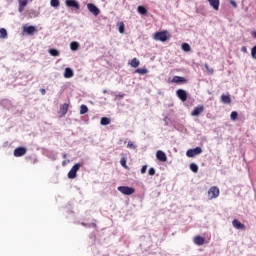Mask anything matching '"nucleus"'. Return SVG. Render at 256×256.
Instances as JSON below:
<instances>
[{"mask_svg":"<svg viewBox=\"0 0 256 256\" xmlns=\"http://www.w3.org/2000/svg\"><path fill=\"white\" fill-rule=\"evenodd\" d=\"M169 35H167V31H160L155 32L153 35L154 41H161L162 43H165L169 39Z\"/></svg>","mask_w":256,"mask_h":256,"instance_id":"1","label":"nucleus"},{"mask_svg":"<svg viewBox=\"0 0 256 256\" xmlns=\"http://www.w3.org/2000/svg\"><path fill=\"white\" fill-rule=\"evenodd\" d=\"M82 166L83 163L74 164L68 172V179H75V177H77V171H79V169H81Z\"/></svg>","mask_w":256,"mask_h":256,"instance_id":"2","label":"nucleus"},{"mask_svg":"<svg viewBox=\"0 0 256 256\" xmlns=\"http://www.w3.org/2000/svg\"><path fill=\"white\" fill-rule=\"evenodd\" d=\"M220 191H219V187L217 186H212L210 187V189L208 190V199L212 200V199H217V197H219L220 195Z\"/></svg>","mask_w":256,"mask_h":256,"instance_id":"3","label":"nucleus"},{"mask_svg":"<svg viewBox=\"0 0 256 256\" xmlns=\"http://www.w3.org/2000/svg\"><path fill=\"white\" fill-rule=\"evenodd\" d=\"M118 191L122 193V195H133V193H135V188L129 186H119Z\"/></svg>","mask_w":256,"mask_h":256,"instance_id":"4","label":"nucleus"},{"mask_svg":"<svg viewBox=\"0 0 256 256\" xmlns=\"http://www.w3.org/2000/svg\"><path fill=\"white\" fill-rule=\"evenodd\" d=\"M28 3H33V0H18V11L23 13Z\"/></svg>","mask_w":256,"mask_h":256,"instance_id":"5","label":"nucleus"},{"mask_svg":"<svg viewBox=\"0 0 256 256\" xmlns=\"http://www.w3.org/2000/svg\"><path fill=\"white\" fill-rule=\"evenodd\" d=\"M201 153H203V150L201 149V147H196L194 149H189L186 152L187 157H195V155H201Z\"/></svg>","mask_w":256,"mask_h":256,"instance_id":"6","label":"nucleus"},{"mask_svg":"<svg viewBox=\"0 0 256 256\" xmlns=\"http://www.w3.org/2000/svg\"><path fill=\"white\" fill-rule=\"evenodd\" d=\"M203 111H205V106L203 105H198L194 108V110L191 112V116L192 117H199V115H201V113H203Z\"/></svg>","mask_w":256,"mask_h":256,"instance_id":"7","label":"nucleus"},{"mask_svg":"<svg viewBox=\"0 0 256 256\" xmlns=\"http://www.w3.org/2000/svg\"><path fill=\"white\" fill-rule=\"evenodd\" d=\"M176 95H177L178 99H180V101H182L183 103H185V101H187V91H185L183 89H178L176 91Z\"/></svg>","mask_w":256,"mask_h":256,"instance_id":"8","label":"nucleus"},{"mask_svg":"<svg viewBox=\"0 0 256 256\" xmlns=\"http://www.w3.org/2000/svg\"><path fill=\"white\" fill-rule=\"evenodd\" d=\"M65 5L66 7H72L73 9H81V6H79V2L77 0H66Z\"/></svg>","mask_w":256,"mask_h":256,"instance_id":"9","label":"nucleus"},{"mask_svg":"<svg viewBox=\"0 0 256 256\" xmlns=\"http://www.w3.org/2000/svg\"><path fill=\"white\" fill-rule=\"evenodd\" d=\"M23 155H27V148L18 147L14 150V157H23Z\"/></svg>","mask_w":256,"mask_h":256,"instance_id":"10","label":"nucleus"},{"mask_svg":"<svg viewBox=\"0 0 256 256\" xmlns=\"http://www.w3.org/2000/svg\"><path fill=\"white\" fill-rule=\"evenodd\" d=\"M87 9L90 11V13H93L95 15V17H97V15H99V13H101V10H99L98 7L95 6V4H93V3L87 4Z\"/></svg>","mask_w":256,"mask_h":256,"instance_id":"11","label":"nucleus"},{"mask_svg":"<svg viewBox=\"0 0 256 256\" xmlns=\"http://www.w3.org/2000/svg\"><path fill=\"white\" fill-rule=\"evenodd\" d=\"M23 31L27 33V35H35L37 28L35 26H23Z\"/></svg>","mask_w":256,"mask_h":256,"instance_id":"12","label":"nucleus"},{"mask_svg":"<svg viewBox=\"0 0 256 256\" xmlns=\"http://www.w3.org/2000/svg\"><path fill=\"white\" fill-rule=\"evenodd\" d=\"M67 111H69V104L64 103L60 106L58 113L60 114V117H65L67 115Z\"/></svg>","mask_w":256,"mask_h":256,"instance_id":"13","label":"nucleus"},{"mask_svg":"<svg viewBox=\"0 0 256 256\" xmlns=\"http://www.w3.org/2000/svg\"><path fill=\"white\" fill-rule=\"evenodd\" d=\"M232 225L235 229H241L242 231H245V229H247V227L245 226V224L241 223V221L234 219L232 221Z\"/></svg>","mask_w":256,"mask_h":256,"instance_id":"14","label":"nucleus"},{"mask_svg":"<svg viewBox=\"0 0 256 256\" xmlns=\"http://www.w3.org/2000/svg\"><path fill=\"white\" fill-rule=\"evenodd\" d=\"M156 159H158V161H161L162 163H165V161H167V154H165V152L158 150L156 152Z\"/></svg>","mask_w":256,"mask_h":256,"instance_id":"15","label":"nucleus"},{"mask_svg":"<svg viewBox=\"0 0 256 256\" xmlns=\"http://www.w3.org/2000/svg\"><path fill=\"white\" fill-rule=\"evenodd\" d=\"M207 1L211 5L214 11H219V5H220L219 0H207Z\"/></svg>","mask_w":256,"mask_h":256,"instance_id":"16","label":"nucleus"},{"mask_svg":"<svg viewBox=\"0 0 256 256\" xmlns=\"http://www.w3.org/2000/svg\"><path fill=\"white\" fill-rule=\"evenodd\" d=\"M193 242L195 243V245L198 246L205 245V238L201 236H195Z\"/></svg>","mask_w":256,"mask_h":256,"instance_id":"17","label":"nucleus"},{"mask_svg":"<svg viewBox=\"0 0 256 256\" xmlns=\"http://www.w3.org/2000/svg\"><path fill=\"white\" fill-rule=\"evenodd\" d=\"M187 79H185V77L183 76H174L172 78V83H186Z\"/></svg>","mask_w":256,"mask_h":256,"instance_id":"18","label":"nucleus"},{"mask_svg":"<svg viewBox=\"0 0 256 256\" xmlns=\"http://www.w3.org/2000/svg\"><path fill=\"white\" fill-rule=\"evenodd\" d=\"M73 75H75V73L73 72V70L71 68L65 69V71H64L65 79H71V77H73Z\"/></svg>","mask_w":256,"mask_h":256,"instance_id":"19","label":"nucleus"},{"mask_svg":"<svg viewBox=\"0 0 256 256\" xmlns=\"http://www.w3.org/2000/svg\"><path fill=\"white\" fill-rule=\"evenodd\" d=\"M220 99H221V102L224 103L225 105H229V103H231V96L229 95L222 94Z\"/></svg>","mask_w":256,"mask_h":256,"instance_id":"20","label":"nucleus"},{"mask_svg":"<svg viewBox=\"0 0 256 256\" xmlns=\"http://www.w3.org/2000/svg\"><path fill=\"white\" fill-rule=\"evenodd\" d=\"M48 53L52 56V57H59L60 53L59 50L52 48L48 50Z\"/></svg>","mask_w":256,"mask_h":256,"instance_id":"21","label":"nucleus"},{"mask_svg":"<svg viewBox=\"0 0 256 256\" xmlns=\"http://www.w3.org/2000/svg\"><path fill=\"white\" fill-rule=\"evenodd\" d=\"M135 73H138V75H147L149 70H147V68H138L135 70Z\"/></svg>","mask_w":256,"mask_h":256,"instance_id":"22","label":"nucleus"},{"mask_svg":"<svg viewBox=\"0 0 256 256\" xmlns=\"http://www.w3.org/2000/svg\"><path fill=\"white\" fill-rule=\"evenodd\" d=\"M140 64L141 62H139L137 58H133L130 63L131 67H134V69H137V67H139Z\"/></svg>","mask_w":256,"mask_h":256,"instance_id":"23","label":"nucleus"},{"mask_svg":"<svg viewBox=\"0 0 256 256\" xmlns=\"http://www.w3.org/2000/svg\"><path fill=\"white\" fill-rule=\"evenodd\" d=\"M85 113H89V108L87 107V105L82 104L80 106V115H85Z\"/></svg>","mask_w":256,"mask_h":256,"instance_id":"24","label":"nucleus"},{"mask_svg":"<svg viewBox=\"0 0 256 256\" xmlns=\"http://www.w3.org/2000/svg\"><path fill=\"white\" fill-rule=\"evenodd\" d=\"M137 11L140 15H147V8L144 6H138Z\"/></svg>","mask_w":256,"mask_h":256,"instance_id":"25","label":"nucleus"},{"mask_svg":"<svg viewBox=\"0 0 256 256\" xmlns=\"http://www.w3.org/2000/svg\"><path fill=\"white\" fill-rule=\"evenodd\" d=\"M70 49H71V51H78L79 50L78 42H71L70 43Z\"/></svg>","mask_w":256,"mask_h":256,"instance_id":"26","label":"nucleus"},{"mask_svg":"<svg viewBox=\"0 0 256 256\" xmlns=\"http://www.w3.org/2000/svg\"><path fill=\"white\" fill-rule=\"evenodd\" d=\"M0 39H7V30L5 28H0Z\"/></svg>","mask_w":256,"mask_h":256,"instance_id":"27","label":"nucleus"},{"mask_svg":"<svg viewBox=\"0 0 256 256\" xmlns=\"http://www.w3.org/2000/svg\"><path fill=\"white\" fill-rule=\"evenodd\" d=\"M101 125H109L111 123V119L108 117H102L100 120Z\"/></svg>","mask_w":256,"mask_h":256,"instance_id":"28","label":"nucleus"},{"mask_svg":"<svg viewBox=\"0 0 256 256\" xmlns=\"http://www.w3.org/2000/svg\"><path fill=\"white\" fill-rule=\"evenodd\" d=\"M181 47L186 53H189V51H191V46L187 43H182Z\"/></svg>","mask_w":256,"mask_h":256,"instance_id":"29","label":"nucleus"},{"mask_svg":"<svg viewBox=\"0 0 256 256\" xmlns=\"http://www.w3.org/2000/svg\"><path fill=\"white\" fill-rule=\"evenodd\" d=\"M190 169L192 170L193 173H197L199 171V166L195 163L190 164Z\"/></svg>","mask_w":256,"mask_h":256,"instance_id":"30","label":"nucleus"},{"mask_svg":"<svg viewBox=\"0 0 256 256\" xmlns=\"http://www.w3.org/2000/svg\"><path fill=\"white\" fill-rule=\"evenodd\" d=\"M50 5L51 7H59V5H61V2L59 0H51L50 1Z\"/></svg>","mask_w":256,"mask_h":256,"instance_id":"31","label":"nucleus"},{"mask_svg":"<svg viewBox=\"0 0 256 256\" xmlns=\"http://www.w3.org/2000/svg\"><path fill=\"white\" fill-rule=\"evenodd\" d=\"M119 33H125V23L120 22L118 26Z\"/></svg>","mask_w":256,"mask_h":256,"instance_id":"32","label":"nucleus"},{"mask_svg":"<svg viewBox=\"0 0 256 256\" xmlns=\"http://www.w3.org/2000/svg\"><path fill=\"white\" fill-rule=\"evenodd\" d=\"M237 117H239V114L237 113V111H233L230 115V119L232 121H237Z\"/></svg>","mask_w":256,"mask_h":256,"instance_id":"33","label":"nucleus"},{"mask_svg":"<svg viewBox=\"0 0 256 256\" xmlns=\"http://www.w3.org/2000/svg\"><path fill=\"white\" fill-rule=\"evenodd\" d=\"M204 67H205L207 73H209V75H213L214 70H213V68L209 67V64H205Z\"/></svg>","mask_w":256,"mask_h":256,"instance_id":"34","label":"nucleus"},{"mask_svg":"<svg viewBox=\"0 0 256 256\" xmlns=\"http://www.w3.org/2000/svg\"><path fill=\"white\" fill-rule=\"evenodd\" d=\"M251 57L256 61V45L251 49Z\"/></svg>","mask_w":256,"mask_h":256,"instance_id":"35","label":"nucleus"},{"mask_svg":"<svg viewBox=\"0 0 256 256\" xmlns=\"http://www.w3.org/2000/svg\"><path fill=\"white\" fill-rule=\"evenodd\" d=\"M127 147L129 149H137V146H135V144L133 143V141H129L127 144Z\"/></svg>","mask_w":256,"mask_h":256,"instance_id":"36","label":"nucleus"},{"mask_svg":"<svg viewBox=\"0 0 256 256\" xmlns=\"http://www.w3.org/2000/svg\"><path fill=\"white\" fill-rule=\"evenodd\" d=\"M120 164L122 165V167H124L125 169H127V160L125 158H122L120 160Z\"/></svg>","mask_w":256,"mask_h":256,"instance_id":"37","label":"nucleus"},{"mask_svg":"<svg viewBox=\"0 0 256 256\" xmlns=\"http://www.w3.org/2000/svg\"><path fill=\"white\" fill-rule=\"evenodd\" d=\"M148 173L151 176L155 175V168H149Z\"/></svg>","mask_w":256,"mask_h":256,"instance_id":"38","label":"nucleus"},{"mask_svg":"<svg viewBox=\"0 0 256 256\" xmlns=\"http://www.w3.org/2000/svg\"><path fill=\"white\" fill-rule=\"evenodd\" d=\"M141 173H142V174L147 173V165L142 166V168H141Z\"/></svg>","mask_w":256,"mask_h":256,"instance_id":"39","label":"nucleus"},{"mask_svg":"<svg viewBox=\"0 0 256 256\" xmlns=\"http://www.w3.org/2000/svg\"><path fill=\"white\" fill-rule=\"evenodd\" d=\"M230 3L233 7L237 8V2L236 1L231 0Z\"/></svg>","mask_w":256,"mask_h":256,"instance_id":"40","label":"nucleus"},{"mask_svg":"<svg viewBox=\"0 0 256 256\" xmlns=\"http://www.w3.org/2000/svg\"><path fill=\"white\" fill-rule=\"evenodd\" d=\"M241 51H242V53H247V47H246V46H243V47L241 48Z\"/></svg>","mask_w":256,"mask_h":256,"instance_id":"41","label":"nucleus"},{"mask_svg":"<svg viewBox=\"0 0 256 256\" xmlns=\"http://www.w3.org/2000/svg\"><path fill=\"white\" fill-rule=\"evenodd\" d=\"M40 93L42 94V95H45L46 93H47V90H45V89H40Z\"/></svg>","mask_w":256,"mask_h":256,"instance_id":"42","label":"nucleus"},{"mask_svg":"<svg viewBox=\"0 0 256 256\" xmlns=\"http://www.w3.org/2000/svg\"><path fill=\"white\" fill-rule=\"evenodd\" d=\"M251 35H252V37H253L254 39H256V31H252V32H251Z\"/></svg>","mask_w":256,"mask_h":256,"instance_id":"43","label":"nucleus"},{"mask_svg":"<svg viewBox=\"0 0 256 256\" xmlns=\"http://www.w3.org/2000/svg\"><path fill=\"white\" fill-rule=\"evenodd\" d=\"M63 159H67V154H63Z\"/></svg>","mask_w":256,"mask_h":256,"instance_id":"44","label":"nucleus"},{"mask_svg":"<svg viewBox=\"0 0 256 256\" xmlns=\"http://www.w3.org/2000/svg\"><path fill=\"white\" fill-rule=\"evenodd\" d=\"M67 163L65 161L62 162L63 167H65Z\"/></svg>","mask_w":256,"mask_h":256,"instance_id":"45","label":"nucleus"},{"mask_svg":"<svg viewBox=\"0 0 256 256\" xmlns=\"http://www.w3.org/2000/svg\"><path fill=\"white\" fill-rule=\"evenodd\" d=\"M120 97H121V99H122L123 95H120Z\"/></svg>","mask_w":256,"mask_h":256,"instance_id":"46","label":"nucleus"}]
</instances>
